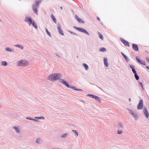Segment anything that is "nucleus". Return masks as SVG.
<instances>
[{
	"mask_svg": "<svg viewBox=\"0 0 149 149\" xmlns=\"http://www.w3.org/2000/svg\"><path fill=\"white\" fill-rule=\"evenodd\" d=\"M42 1V0L36 1H35V3L32 6V10L36 15L38 14V9L39 8V5L41 3Z\"/></svg>",
	"mask_w": 149,
	"mask_h": 149,
	"instance_id": "f257e3e1",
	"label": "nucleus"
},
{
	"mask_svg": "<svg viewBox=\"0 0 149 149\" xmlns=\"http://www.w3.org/2000/svg\"><path fill=\"white\" fill-rule=\"evenodd\" d=\"M61 75L59 73H56L50 75L48 77V79L52 81H55L57 79L60 80Z\"/></svg>",
	"mask_w": 149,
	"mask_h": 149,
	"instance_id": "f03ea898",
	"label": "nucleus"
},
{
	"mask_svg": "<svg viewBox=\"0 0 149 149\" xmlns=\"http://www.w3.org/2000/svg\"><path fill=\"white\" fill-rule=\"evenodd\" d=\"M60 82L62 83L65 86L68 88H72L74 90L77 91H83L80 88H77L74 86H70L68 83L66 81H65L63 79H60Z\"/></svg>",
	"mask_w": 149,
	"mask_h": 149,
	"instance_id": "7ed1b4c3",
	"label": "nucleus"
},
{
	"mask_svg": "<svg viewBox=\"0 0 149 149\" xmlns=\"http://www.w3.org/2000/svg\"><path fill=\"white\" fill-rule=\"evenodd\" d=\"M73 28L87 35L88 36L90 35V34L86 30L83 28L75 26H73Z\"/></svg>",
	"mask_w": 149,
	"mask_h": 149,
	"instance_id": "20e7f679",
	"label": "nucleus"
},
{
	"mask_svg": "<svg viewBox=\"0 0 149 149\" xmlns=\"http://www.w3.org/2000/svg\"><path fill=\"white\" fill-rule=\"evenodd\" d=\"M57 25V29L58 33L62 36L64 35L63 31L61 28L60 24H58Z\"/></svg>",
	"mask_w": 149,
	"mask_h": 149,
	"instance_id": "39448f33",
	"label": "nucleus"
},
{
	"mask_svg": "<svg viewBox=\"0 0 149 149\" xmlns=\"http://www.w3.org/2000/svg\"><path fill=\"white\" fill-rule=\"evenodd\" d=\"M18 62L19 63V65L21 66H26L27 64V61L25 60H21L19 62V61Z\"/></svg>",
	"mask_w": 149,
	"mask_h": 149,
	"instance_id": "423d86ee",
	"label": "nucleus"
},
{
	"mask_svg": "<svg viewBox=\"0 0 149 149\" xmlns=\"http://www.w3.org/2000/svg\"><path fill=\"white\" fill-rule=\"evenodd\" d=\"M24 22H28L29 23L28 24L29 26H30L31 24L32 23V19L30 17H26L24 19Z\"/></svg>",
	"mask_w": 149,
	"mask_h": 149,
	"instance_id": "0eeeda50",
	"label": "nucleus"
},
{
	"mask_svg": "<svg viewBox=\"0 0 149 149\" xmlns=\"http://www.w3.org/2000/svg\"><path fill=\"white\" fill-rule=\"evenodd\" d=\"M143 102L142 100H140L139 103L137 106L138 109H143Z\"/></svg>",
	"mask_w": 149,
	"mask_h": 149,
	"instance_id": "6e6552de",
	"label": "nucleus"
},
{
	"mask_svg": "<svg viewBox=\"0 0 149 149\" xmlns=\"http://www.w3.org/2000/svg\"><path fill=\"white\" fill-rule=\"evenodd\" d=\"M75 17L76 19L78 22V23L83 24H84V22L81 19L79 18L77 15H75Z\"/></svg>",
	"mask_w": 149,
	"mask_h": 149,
	"instance_id": "1a4fd4ad",
	"label": "nucleus"
},
{
	"mask_svg": "<svg viewBox=\"0 0 149 149\" xmlns=\"http://www.w3.org/2000/svg\"><path fill=\"white\" fill-rule=\"evenodd\" d=\"M75 17L76 19L78 22V23L83 24H84V22L81 19L79 18L77 15H75Z\"/></svg>",
	"mask_w": 149,
	"mask_h": 149,
	"instance_id": "9d476101",
	"label": "nucleus"
},
{
	"mask_svg": "<svg viewBox=\"0 0 149 149\" xmlns=\"http://www.w3.org/2000/svg\"><path fill=\"white\" fill-rule=\"evenodd\" d=\"M121 41L123 42V43L124 44V45L125 46H127L128 47H129L130 46L129 42H128L127 41L125 40H124L123 39H121Z\"/></svg>",
	"mask_w": 149,
	"mask_h": 149,
	"instance_id": "9b49d317",
	"label": "nucleus"
},
{
	"mask_svg": "<svg viewBox=\"0 0 149 149\" xmlns=\"http://www.w3.org/2000/svg\"><path fill=\"white\" fill-rule=\"evenodd\" d=\"M132 48L134 50L136 51H138L139 50V48L138 46L135 44H133L132 45Z\"/></svg>",
	"mask_w": 149,
	"mask_h": 149,
	"instance_id": "f8f14e48",
	"label": "nucleus"
},
{
	"mask_svg": "<svg viewBox=\"0 0 149 149\" xmlns=\"http://www.w3.org/2000/svg\"><path fill=\"white\" fill-rule=\"evenodd\" d=\"M144 113H145L146 116L147 118L149 117V113L148 112L147 108H144Z\"/></svg>",
	"mask_w": 149,
	"mask_h": 149,
	"instance_id": "ddd939ff",
	"label": "nucleus"
},
{
	"mask_svg": "<svg viewBox=\"0 0 149 149\" xmlns=\"http://www.w3.org/2000/svg\"><path fill=\"white\" fill-rule=\"evenodd\" d=\"M136 59L137 61L140 63L142 65H146V63L144 61H141L139 58L137 57L136 58Z\"/></svg>",
	"mask_w": 149,
	"mask_h": 149,
	"instance_id": "4468645a",
	"label": "nucleus"
},
{
	"mask_svg": "<svg viewBox=\"0 0 149 149\" xmlns=\"http://www.w3.org/2000/svg\"><path fill=\"white\" fill-rule=\"evenodd\" d=\"M104 62L105 66L107 67L108 66V60L107 58H105L104 59Z\"/></svg>",
	"mask_w": 149,
	"mask_h": 149,
	"instance_id": "2eb2a0df",
	"label": "nucleus"
},
{
	"mask_svg": "<svg viewBox=\"0 0 149 149\" xmlns=\"http://www.w3.org/2000/svg\"><path fill=\"white\" fill-rule=\"evenodd\" d=\"M94 99L99 103H101L102 102V100H100V97H99L95 96Z\"/></svg>",
	"mask_w": 149,
	"mask_h": 149,
	"instance_id": "dca6fc26",
	"label": "nucleus"
},
{
	"mask_svg": "<svg viewBox=\"0 0 149 149\" xmlns=\"http://www.w3.org/2000/svg\"><path fill=\"white\" fill-rule=\"evenodd\" d=\"M32 24L33 26L34 27L35 29H37L38 28V26L36 25V24L34 21H33L32 22Z\"/></svg>",
	"mask_w": 149,
	"mask_h": 149,
	"instance_id": "f3484780",
	"label": "nucleus"
},
{
	"mask_svg": "<svg viewBox=\"0 0 149 149\" xmlns=\"http://www.w3.org/2000/svg\"><path fill=\"white\" fill-rule=\"evenodd\" d=\"M82 65L84 67L85 69L86 70H88L89 68V67L87 65L86 63H83V64Z\"/></svg>",
	"mask_w": 149,
	"mask_h": 149,
	"instance_id": "a211bd4d",
	"label": "nucleus"
},
{
	"mask_svg": "<svg viewBox=\"0 0 149 149\" xmlns=\"http://www.w3.org/2000/svg\"><path fill=\"white\" fill-rule=\"evenodd\" d=\"M130 68L132 69V70L134 74L136 73V72L134 69V67L133 65H130Z\"/></svg>",
	"mask_w": 149,
	"mask_h": 149,
	"instance_id": "6ab92c4d",
	"label": "nucleus"
},
{
	"mask_svg": "<svg viewBox=\"0 0 149 149\" xmlns=\"http://www.w3.org/2000/svg\"><path fill=\"white\" fill-rule=\"evenodd\" d=\"M51 16V18L52 20L56 24L57 22L56 19L55 18V17L53 15H52Z\"/></svg>",
	"mask_w": 149,
	"mask_h": 149,
	"instance_id": "aec40b11",
	"label": "nucleus"
},
{
	"mask_svg": "<svg viewBox=\"0 0 149 149\" xmlns=\"http://www.w3.org/2000/svg\"><path fill=\"white\" fill-rule=\"evenodd\" d=\"M68 136H69V135L68 134L65 133L61 135V137L62 138H64L67 137Z\"/></svg>",
	"mask_w": 149,
	"mask_h": 149,
	"instance_id": "412c9836",
	"label": "nucleus"
},
{
	"mask_svg": "<svg viewBox=\"0 0 149 149\" xmlns=\"http://www.w3.org/2000/svg\"><path fill=\"white\" fill-rule=\"evenodd\" d=\"M13 128L15 129L16 133H18L19 132V130L18 127L14 126Z\"/></svg>",
	"mask_w": 149,
	"mask_h": 149,
	"instance_id": "4be33fe9",
	"label": "nucleus"
},
{
	"mask_svg": "<svg viewBox=\"0 0 149 149\" xmlns=\"http://www.w3.org/2000/svg\"><path fill=\"white\" fill-rule=\"evenodd\" d=\"M5 50L7 51L10 52H13V49H12L9 47H6L5 48Z\"/></svg>",
	"mask_w": 149,
	"mask_h": 149,
	"instance_id": "5701e85b",
	"label": "nucleus"
},
{
	"mask_svg": "<svg viewBox=\"0 0 149 149\" xmlns=\"http://www.w3.org/2000/svg\"><path fill=\"white\" fill-rule=\"evenodd\" d=\"M1 65L3 66H6L7 65V63L6 61H2L1 62Z\"/></svg>",
	"mask_w": 149,
	"mask_h": 149,
	"instance_id": "b1692460",
	"label": "nucleus"
},
{
	"mask_svg": "<svg viewBox=\"0 0 149 149\" xmlns=\"http://www.w3.org/2000/svg\"><path fill=\"white\" fill-rule=\"evenodd\" d=\"M14 46L17 47L21 49H23V47L22 46L19 45H15Z\"/></svg>",
	"mask_w": 149,
	"mask_h": 149,
	"instance_id": "393cba45",
	"label": "nucleus"
},
{
	"mask_svg": "<svg viewBox=\"0 0 149 149\" xmlns=\"http://www.w3.org/2000/svg\"><path fill=\"white\" fill-rule=\"evenodd\" d=\"M41 139L38 138L36 141V142L37 144H39L40 142Z\"/></svg>",
	"mask_w": 149,
	"mask_h": 149,
	"instance_id": "a878e982",
	"label": "nucleus"
},
{
	"mask_svg": "<svg viewBox=\"0 0 149 149\" xmlns=\"http://www.w3.org/2000/svg\"><path fill=\"white\" fill-rule=\"evenodd\" d=\"M72 131H73L74 133L75 134V136H78V133L76 130H72Z\"/></svg>",
	"mask_w": 149,
	"mask_h": 149,
	"instance_id": "bb28decb",
	"label": "nucleus"
},
{
	"mask_svg": "<svg viewBox=\"0 0 149 149\" xmlns=\"http://www.w3.org/2000/svg\"><path fill=\"white\" fill-rule=\"evenodd\" d=\"M46 32L47 34L50 37H51V36L50 33L48 31V29H45Z\"/></svg>",
	"mask_w": 149,
	"mask_h": 149,
	"instance_id": "cd10ccee",
	"label": "nucleus"
},
{
	"mask_svg": "<svg viewBox=\"0 0 149 149\" xmlns=\"http://www.w3.org/2000/svg\"><path fill=\"white\" fill-rule=\"evenodd\" d=\"M87 96H88V97H91L92 98H94L95 96V95H92V94H87Z\"/></svg>",
	"mask_w": 149,
	"mask_h": 149,
	"instance_id": "c85d7f7f",
	"label": "nucleus"
},
{
	"mask_svg": "<svg viewBox=\"0 0 149 149\" xmlns=\"http://www.w3.org/2000/svg\"><path fill=\"white\" fill-rule=\"evenodd\" d=\"M26 118L27 119L30 120H33V121H37V120H36V119H34L31 118H29V117H27Z\"/></svg>",
	"mask_w": 149,
	"mask_h": 149,
	"instance_id": "c756f323",
	"label": "nucleus"
},
{
	"mask_svg": "<svg viewBox=\"0 0 149 149\" xmlns=\"http://www.w3.org/2000/svg\"><path fill=\"white\" fill-rule=\"evenodd\" d=\"M68 32H69L71 34H72L76 36H77V34L76 33L74 32H72L71 31L68 30Z\"/></svg>",
	"mask_w": 149,
	"mask_h": 149,
	"instance_id": "7c9ffc66",
	"label": "nucleus"
},
{
	"mask_svg": "<svg viewBox=\"0 0 149 149\" xmlns=\"http://www.w3.org/2000/svg\"><path fill=\"white\" fill-rule=\"evenodd\" d=\"M35 118L38 120L44 119V118L43 117H35Z\"/></svg>",
	"mask_w": 149,
	"mask_h": 149,
	"instance_id": "2f4dec72",
	"label": "nucleus"
},
{
	"mask_svg": "<svg viewBox=\"0 0 149 149\" xmlns=\"http://www.w3.org/2000/svg\"><path fill=\"white\" fill-rule=\"evenodd\" d=\"M130 113L133 116H134L136 114L134 111L131 110H130Z\"/></svg>",
	"mask_w": 149,
	"mask_h": 149,
	"instance_id": "473e14b6",
	"label": "nucleus"
},
{
	"mask_svg": "<svg viewBox=\"0 0 149 149\" xmlns=\"http://www.w3.org/2000/svg\"><path fill=\"white\" fill-rule=\"evenodd\" d=\"M135 75V77L136 78V79L137 80H138L139 79V76L137 74V73L134 74Z\"/></svg>",
	"mask_w": 149,
	"mask_h": 149,
	"instance_id": "72a5a7b5",
	"label": "nucleus"
},
{
	"mask_svg": "<svg viewBox=\"0 0 149 149\" xmlns=\"http://www.w3.org/2000/svg\"><path fill=\"white\" fill-rule=\"evenodd\" d=\"M98 33L100 38L102 40V35L101 33H100L99 32Z\"/></svg>",
	"mask_w": 149,
	"mask_h": 149,
	"instance_id": "f704fd0d",
	"label": "nucleus"
},
{
	"mask_svg": "<svg viewBox=\"0 0 149 149\" xmlns=\"http://www.w3.org/2000/svg\"><path fill=\"white\" fill-rule=\"evenodd\" d=\"M134 117L136 120H137L138 118V116L136 113L134 116Z\"/></svg>",
	"mask_w": 149,
	"mask_h": 149,
	"instance_id": "c9c22d12",
	"label": "nucleus"
},
{
	"mask_svg": "<svg viewBox=\"0 0 149 149\" xmlns=\"http://www.w3.org/2000/svg\"><path fill=\"white\" fill-rule=\"evenodd\" d=\"M122 133V132L121 130H119L118 131V134H121Z\"/></svg>",
	"mask_w": 149,
	"mask_h": 149,
	"instance_id": "e433bc0d",
	"label": "nucleus"
},
{
	"mask_svg": "<svg viewBox=\"0 0 149 149\" xmlns=\"http://www.w3.org/2000/svg\"><path fill=\"white\" fill-rule=\"evenodd\" d=\"M122 53L123 56H124V58L125 59H127V57L124 54H123L122 52Z\"/></svg>",
	"mask_w": 149,
	"mask_h": 149,
	"instance_id": "4c0bfd02",
	"label": "nucleus"
},
{
	"mask_svg": "<svg viewBox=\"0 0 149 149\" xmlns=\"http://www.w3.org/2000/svg\"><path fill=\"white\" fill-rule=\"evenodd\" d=\"M140 84L142 88L143 89V86L141 82H140Z\"/></svg>",
	"mask_w": 149,
	"mask_h": 149,
	"instance_id": "58836bf2",
	"label": "nucleus"
},
{
	"mask_svg": "<svg viewBox=\"0 0 149 149\" xmlns=\"http://www.w3.org/2000/svg\"><path fill=\"white\" fill-rule=\"evenodd\" d=\"M106 49L104 48L103 47V52L106 51Z\"/></svg>",
	"mask_w": 149,
	"mask_h": 149,
	"instance_id": "ea45409f",
	"label": "nucleus"
},
{
	"mask_svg": "<svg viewBox=\"0 0 149 149\" xmlns=\"http://www.w3.org/2000/svg\"><path fill=\"white\" fill-rule=\"evenodd\" d=\"M100 51L101 52H102V47L100 49Z\"/></svg>",
	"mask_w": 149,
	"mask_h": 149,
	"instance_id": "a19ab883",
	"label": "nucleus"
},
{
	"mask_svg": "<svg viewBox=\"0 0 149 149\" xmlns=\"http://www.w3.org/2000/svg\"><path fill=\"white\" fill-rule=\"evenodd\" d=\"M55 54V55H56L57 56H58V57H60V56H58L57 54Z\"/></svg>",
	"mask_w": 149,
	"mask_h": 149,
	"instance_id": "79ce46f5",
	"label": "nucleus"
},
{
	"mask_svg": "<svg viewBox=\"0 0 149 149\" xmlns=\"http://www.w3.org/2000/svg\"><path fill=\"white\" fill-rule=\"evenodd\" d=\"M97 19L99 20V21H100V18H99V17H97Z\"/></svg>",
	"mask_w": 149,
	"mask_h": 149,
	"instance_id": "37998d69",
	"label": "nucleus"
},
{
	"mask_svg": "<svg viewBox=\"0 0 149 149\" xmlns=\"http://www.w3.org/2000/svg\"><path fill=\"white\" fill-rule=\"evenodd\" d=\"M146 68H147L148 69H149V66H146Z\"/></svg>",
	"mask_w": 149,
	"mask_h": 149,
	"instance_id": "c03bdc74",
	"label": "nucleus"
},
{
	"mask_svg": "<svg viewBox=\"0 0 149 149\" xmlns=\"http://www.w3.org/2000/svg\"><path fill=\"white\" fill-rule=\"evenodd\" d=\"M60 8L61 10H62L63 9V7L62 6H61L60 7Z\"/></svg>",
	"mask_w": 149,
	"mask_h": 149,
	"instance_id": "a18cd8bd",
	"label": "nucleus"
},
{
	"mask_svg": "<svg viewBox=\"0 0 149 149\" xmlns=\"http://www.w3.org/2000/svg\"><path fill=\"white\" fill-rule=\"evenodd\" d=\"M147 61L149 63V58L147 59Z\"/></svg>",
	"mask_w": 149,
	"mask_h": 149,
	"instance_id": "49530a36",
	"label": "nucleus"
},
{
	"mask_svg": "<svg viewBox=\"0 0 149 149\" xmlns=\"http://www.w3.org/2000/svg\"><path fill=\"white\" fill-rule=\"evenodd\" d=\"M129 101L130 102H131V99H130V98H129Z\"/></svg>",
	"mask_w": 149,
	"mask_h": 149,
	"instance_id": "de8ad7c7",
	"label": "nucleus"
},
{
	"mask_svg": "<svg viewBox=\"0 0 149 149\" xmlns=\"http://www.w3.org/2000/svg\"><path fill=\"white\" fill-rule=\"evenodd\" d=\"M77 58H78V56H77Z\"/></svg>",
	"mask_w": 149,
	"mask_h": 149,
	"instance_id": "09e8293b",
	"label": "nucleus"
},
{
	"mask_svg": "<svg viewBox=\"0 0 149 149\" xmlns=\"http://www.w3.org/2000/svg\"><path fill=\"white\" fill-rule=\"evenodd\" d=\"M82 102H83V101H82Z\"/></svg>",
	"mask_w": 149,
	"mask_h": 149,
	"instance_id": "8fccbe9b",
	"label": "nucleus"
}]
</instances>
